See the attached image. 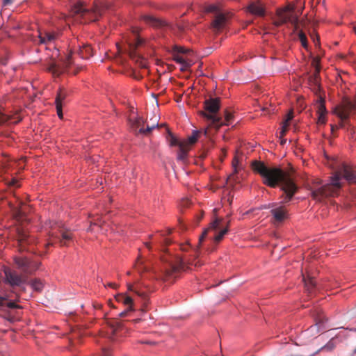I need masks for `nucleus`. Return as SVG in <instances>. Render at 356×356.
<instances>
[{
  "mask_svg": "<svg viewBox=\"0 0 356 356\" xmlns=\"http://www.w3.org/2000/svg\"><path fill=\"white\" fill-rule=\"evenodd\" d=\"M17 183V180H15V179H13V180L12 181V182L10 183V184H11L12 186H16Z\"/></svg>",
  "mask_w": 356,
  "mask_h": 356,
  "instance_id": "obj_59",
  "label": "nucleus"
},
{
  "mask_svg": "<svg viewBox=\"0 0 356 356\" xmlns=\"http://www.w3.org/2000/svg\"><path fill=\"white\" fill-rule=\"evenodd\" d=\"M72 233L65 229L63 226L58 225L52 228L49 232V240L43 245L45 248L52 246L54 241H58L60 246L68 245V243L72 240Z\"/></svg>",
  "mask_w": 356,
  "mask_h": 356,
  "instance_id": "obj_7",
  "label": "nucleus"
},
{
  "mask_svg": "<svg viewBox=\"0 0 356 356\" xmlns=\"http://www.w3.org/2000/svg\"><path fill=\"white\" fill-rule=\"evenodd\" d=\"M350 131V134L353 136L355 134L354 129H351Z\"/></svg>",
  "mask_w": 356,
  "mask_h": 356,
  "instance_id": "obj_62",
  "label": "nucleus"
},
{
  "mask_svg": "<svg viewBox=\"0 0 356 356\" xmlns=\"http://www.w3.org/2000/svg\"><path fill=\"white\" fill-rule=\"evenodd\" d=\"M107 8L106 5H95L92 9H88L84 7L81 3H78L72 8V15L77 18L81 17L83 22H93L98 19L102 15L104 9Z\"/></svg>",
  "mask_w": 356,
  "mask_h": 356,
  "instance_id": "obj_5",
  "label": "nucleus"
},
{
  "mask_svg": "<svg viewBox=\"0 0 356 356\" xmlns=\"http://www.w3.org/2000/svg\"><path fill=\"white\" fill-rule=\"evenodd\" d=\"M134 40L131 42H129V55L131 59L136 61L138 64V65L142 68H146L147 67V61L143 58L141 57L138 53V49L142 47V45L144 43V41L142 38H140L138 35L137 32L134 33Z\"/></svg>",
  "mask_w": 356,
  "mask_h": 356,
  "instance_id": "obj_9",
  "label": "nucleus"
},
{
  "mask_svg": "<svg viewBox=\"0 0 356 356\" xmlns=\"http://www.w3.org/2000/svg\"><path fill=\"white\" fill-rule=\"evenodd\" d=\"M17 241L21 251L27 250L34 252L33 245L38 244L36 239L33 236H30L25 231H19L18 232Z\"/></svg>",
  "mask_w": 356,
  "mask_h": 356,
  "instance_id": "obj_14",
  "label": "nucleus"
},
{
  "mask_svg": "<svg viewBox=\"0 0 356 356\" xmlns=\"http://www.w3.org/2000/svg\"><path fill=\"white\" fill-rule=\"evenodd\" d=\"M247 11L257 17H264L266 13L265 6L260 0H253L247 6Z\"/></svg>",
  "mask_w": 356,
  "mask_h": 356,
  "instance_id": "obj_16",
  "label": "nucleus"
},
{
  "mask_svg": "<svg viewBox=\"0 0 356 356\" xmlns=\"http://www.w3.org/2000/svg\"><path fill=\"white\" fill-rule=\"evenodd\" d=\"M128 289L129 291H134L136 294L138 295V297L141 298L142 300L144 301L143 308L142 309L144 311L148 300L147 291H144L141 289V284L139 282L136 283L135 285L128 284Z\"/></svg>",
  "mask_w": 356,
  "mask_h": 356,
  "instance_id": "obj_18",
  "label": "nucleus"
},
{
  "mask_svg": "<svg viewBox=\"0 0 356 356\" xmlns=\"http://www.w3.org/2000/svg\"><path fill=\"white\" fill-rule=\"evenodd\" d=\"M104 223V221H103L102 220V218L100 217H97L96 218H93L91 221H90V227L88 228V231H92V227L93 226H97L99 228H101L102 227Z\"/></svg>",
  "mask_w": 356,
  "mask_h": 356,
  "instance_id": "obj_31",
  "label": "nucleus"
},
{
  "mask_svg": "<svg viewBox=\"0 0 356 356\" xmlns=\"http://www.w3.org/2000/svg\"><path fill=\"white\" fill-rule=\"evenodd\" d=\"M188 10L192 11H201L207 14L212 15L211 22V29L214 32H220L222 31L227 26L228 22V16L225 13L220 7L217 4H197L193 6V3L188 6Z\"/></svg>",
  "mask_w": 356,
  "mask_h": 356,
  "instance_id": "obj_3",
  "label": "nucleus"
},
{
  "mask_svg": "<svg viewBox=\"0 0 356 356\" xmlns=\"http://www.w3.org/2000/svg\"><path fill=\"white\" fill-rule=\"evenodd\" d=\"M298 37L300 39V41L301 42V44L304 48H307L308 44H307V39L306 37V35L302 31H300L298 33Z\"/></svg>",
  "mask_w": 356,
  "mask_h": 356,
  "instance_id": "obj_37",
  "label": "nucleus"
},
{
  "mask_svg": "<svg viewBox=\"0 0 356 356\" xmlns=\"http://www.w3.org/2000/svg\"><path fill=\"white\" fill-rule=\"evenodd\" d=\"M190 204V200L188 199L182 200L181 202V206L183 207H186Z\"/></svg>",
  "mask_w": 356,
  "mask_h": 356,
  "instance_id": "obj_51",
  "label": "nucleus"
},
{
  "mask_svg": "<svg viewBox=\"0 0 356 356\" xmlns=\"http://www.w3.org/2000/svg\"><path fill=\"white\" fill-rule=\"evenodd\" d=\"M194 265L197 266V265H200L199 261L197 262H186L183 258L179 257H176L175 259L170 261L168 264V266L166 267L165 270V273L163 275L162 279L164 280H169L171 278H174L176 276V274L179 273L180 270H185L186 268H189L188 266Z\"/></svg>",
  "mask_w": 356,
  "mask_h": 356,
  "instance_id": "obj_8",
  "label": "nucleus"
},
{
  "mask_svg": "<svg viewBox=\"0 0 356 356\" xmlns=\"http://www.w3.org/2000/svg\"><path fill=\"white\" fill-rule=\"evenodd\" d=\"M275 222H282L287 218V211L283 206L273 208L270 210Z\"/></svg>",
  "mask_w": 356,
  "mask_h": 356,
  "instance_id": "obj_19",
  "label": "nucleus"
},
{
  "mask_svg": "<svg viewBox=\"0 0 356 356\" xmlns=\"http://www.w3.org/2000/svg\"><path fill=\"white\" fill-rule=\"evenodd\" d=\"M134 268L139 273H142L147 270V267L144 265L143 261L140 259H138L134 265Z\"/></svg>",
  "mask_w": 356,
  "mask_h": 356,
  "instance_id": "obj_34",
  "label": "nucleus"
},
{
  "mask_svg": "<svg viewBox=\"0 0 356 356\" xmlns=\"http://www.w3.org/2000/svg\"><path fill=\"white\" fill-rule=\"evenodd\" d=\"M318 114L326 113L325 102H324V100H323V99L321 100V102L318 105Z\"/></svg>",
  "mask_w": 356,
  "mask_h": 356,
  "instance_id": "obj_42",
  "label": "nucleus"
},
{
  "mask_svg": "<svg viewBox=\"0 0 356 356\" xmlns=\"http://www.w3.org/2000/svg\"><path fill=\"white\" fill-rule=\"evenodd\" d=\"M233 118H234L233 114L230 111L225 110V120H222V119L221 118V122L223 123L222 125H229V124H231L232 122Z\"/></svg>",
  "mask_w": 356,
  "mask_h": 356,
  "instance_id": "obj_32",
  "label": "nucleus"
},
{
  "mask_svg": "<svg viewBox=\"0 0 356 356\" xmlns=\"http://www.w3.org/2000/svg\"><path fill=\"white\" fill-rule=\"evenodd\" d=\"M223 224L222 218H216L200 236L198 245H200L206 237H209L216 243L220 242L228 232L227 227L222 228Z\"/></svg>",
  "mask_w": 356,
  "mask_h": 356,
  "instance_id": "obj_6",
  "label": "nucleus"
},
{
  "mask_svg": "<svg viewBox=\"0 0 356 356\" xmlns=\"http://www.w3.org/2000/svg\"><path fill=\"white\" fill-rule=\"evenodd\" d=\"M353 110H356V104L348 99H344L340 105L335 107L334 113L339 119H348Z\"/></svg>",
  "mask_w": 356,
  "mask_h": 356,
  "instance_id": "obj_13",
  "label": "nucleus"
},
{
  "mask_svg": "<svg viewBox=\"0 0 356 356\" xmlns=\"http://www.w3.org/2000/svg\"><path fill=\"white\" fill-rule=\"evenodd\" d=\"M327 318L325 317L323 312H321L316 314V316H315V321L316 325L319 328H323L324 323L327 322Z\"/></svg>",
  "mask_w": 356,
  "mask_h": 356,
  "instance_id": "obj_29",
  "label": "nucleus"
},
{
  "mask_svg": "<svg viewBox=\"0 0 356 356\" xmlns=\"http://www.w3.org/2000/svg\"><path fill=\"white\" fill-rule=\"evenodd\" d=\"M7 307L8 308H10V309H18V308L21 307L19 305H17L14 302H8L7 303Z\"/></svg>",
  "mask_w": 356,
  "mask_h": 356,
  "instance_id": "obj_47",
  "label": "nucleus"
},
{
  "mask_svg": "<svg viewBox=\"0 0 356 356\" xmlns=\"http://www.w3.org/2000/svg\"><path fill=\"white\" fill-rule=\"evenodd\" d=\"M222 157L221 158V161H222L223 158L226 156V149H222Z\"/></svg>",
  "mask_w": 356,
  "mask_h": 356,
  "instance_id": "obj_57",
  "label": "nucleus"
},
{
  "mask_svg": "<svg viewBox=\"0 0 356 356\" xmlns=\"http://www.w3.org/2000/svg\"><path fill=\"white\" fill-rule=\"evenodd\" d=\"M325 113L318 114V123L325 124Z\"/></svg>",
  "mask_w": 356,
  "mask_h": 356,
  "instance_id": "obj_48",
  "label": "nucleus"
},
{
  "mask_svg": "<svg viewBox=\"0 0 356 356\" xmlns=\"http://www.w3.org/2000/svg\"><path fill=\"white\" fill-rule=\"evenodd\" d=\"M79 54L82 58L88 59L92 56L93 50L90 45L83 44L79 48Z\"/></svg>",
  "mask_w": 356,
  "mask_h": 356,
  "instance_id": "obj_24",
  "label": "nucleus"
},
{
  "mask_svg": "<svg viewBox=\"0 0 356 356\" xmlns=\"http://www.w3.org/2000/svg\"><path fill=\"white\" fill-rule=\"evenodd\" d=\"M171 233V230L168 229L165 232H162L159 235V238L156 239V243L161 245H168L171 243V240L167 237V235Z\"/></svg>",
  "mask_w": 356,
  "mask_h": 356,
  "instance_id": "obj_27",
  "label": "nucleus"
},
{
  "mask_svg": "<svg viewBox=\"0 0 356 356\" xmlns=\"http://www.w3.org/2000/svg\"><path fill=\"white\" fill-rule=\"evenodd\" d=\"M176 28L177 29L178 31L179 32H183L184 31V26L183 25H181V24H177L175 25Z\"/></svg>",
  "mask_w": 356,
  "mask_h": 356,
  "instance_id": "obj_52",
  "label": "nucleus"
},
{
  "mask_svg": "<svg viewBox=\"0 0 356 356\" xmlns=\"http://www.w3.org/2000/svg\"><path fill=\"white\" fill-rule=\"evenodd\" d=\"M31 286L34 290L40 291L43 287L42 283L39 280H34L31 282Z\"/></svg>",
  "mask_w": 356,
  "mask_h": 356,
  "instance_id": "obj_38",
  "label": "nucleus"
},
{
  "mask_svg": "<svg viewBox=\"0 0 356 356\" xmlns=\"http://www.w3.org/2000/svg\"><path fill=\"white\" fill-rule=\"evenodd\" d=\"M335 347L334 343L331 340L326 345L321 348V350H326L327 351L332 350Z\"/></svg>",
  "mask_w": 356,
  "mask_h": 356,
  "instance_id": "obj_41",
  "label": "nucleus"
},
{
  "mask_svg": "<svg viewBox=\"0 0 356 356\" xmlns=\"http://www.w3.org/2000/svg\"><path fill=\"white\" fill-rule=\"evenodd\" d=\"M111 327L112 329V333L115 334L116 332L122 327V323L118 321H114L111 323Z\"/></svg>",
  "mask_w": 356,
  "mask_h": 356,
  "instance_id": "obj_39",
  "label": "nucleus"
},
{
  "mask_svg": "<svg viewBox=\"0 0 356 356\" xmlns=\"http://www.w3.org/2000/svg\"><path fill=\"white\" fill-rule=\"evenodd\" d=\"M68 95V92L65 88H60L57 92L55 104H61Z\"/></svg>",
  "mask_w": 356,
  "mask_h": 356,
  "instance_id": "obj_28",
  "label": "nucleus"
},
{
  "mask_svg": "<svg viewBox=\"0 0 356 356\" xmlns=\"http://www.w3.org/2000/svg\"><path fill=\"white\" fill-rule=\"evenodd\" d=\"M330 127H331V132L332 134H334V131L338 129V126H337V125L330 124Z\"/></svg>",
  "mask_w": 356,
  "mask_h": 356,
  "instance_id": "obj_55",
  "label": "nucleus"
},
{
  "mask_svg": "<svg viewBox=\"0 0 356 356\" xmlns=\"http://www.w3.org/2000/svg\"><path fill=\"white\" fill-rule=\"evenodd\" d=\"M353 29H354V31H355V33H356V26H355L353 27Z\"/></svg>",
  "mask_w": 356,
  "mask_h": 356,
  "instance_id": "obj_64",
  "label": "nucleus"
},
{
  "mask_svg": "<svg viewBox=\"0 0 356 356\" xmlns=\"http://www.w3.org/2000/svg\"><path fill=\"white\" fill-rule=\"evenodd\" d=\"M319 72L320 70L316 69V70H314V74L309 77V81L315 86H318L319 83Z\"/></svg>",
  "mask_w": 356,
  "mask_h": 356,
  "instance_id": "obj_36",
  "label": "nucleus"
},
{
  "mask_svg": "<svg viewBox=\"0 0 356 356\" xmlns=\"http://www.w3.org/2000/svg\"><path fill=\"white\" fill-rule=\"evenodd\" d=\"M220 107V99L218 97H209L204 102V111H200V114L209 122V127H214L218 130L222 126L221 118L216 114Z\"/></svg>",
  "mask_w": 356,
  "mask_h": 356,
  "instance_id": "obj_4",
  "label": "nucleus"
},
{
  "mask_svg": "<svg viewBox=\"0 0 356 356\" xmlns=\"http://www.w3.org/2000/svg\"><path fill=\"white\" fill-rule=\"evenodd\" d=\"M200 134V131H193L191 136H188L186 140H182V143H185L186 145L187 156L188 155V152L191 149V146L197 141Z\"/></svg>",
  "mask_w": 356,
  "mask_h": 356,
  "instance_id": "obj_22",
  "label": "nucleus"
},
{
  "mask_svg": "<svg viewBox=\"0 0 356 356\" xmlns=\"http://www.w3.org/2000/svg\"><path fill=\"white\" fill-rule=\"evenodd\" d=\"M173 60L177 63H179L181 65V71H185L186 70L188 67H191V63L190 61L188 60H186V59H184L181 56H180L179 54H173Z\"/></svg>",
  "mask_w": 356,
  "mask_h": 356,
  "instance_id": "obj_25",
  "label": "nucleus"
},
{
  "mask_svg": "<svg viewBox=\"0 0 356 356\" xmlns=\"http://www.w3.org/2000/svg\"><path fill=\"white\" fill-rule=\"evenodd\" d=\"M230 226V220H229L228 221H227V222L225 223V227H227L229 229Z\"/></svg>",
  "mask_w": 356,
  "mask_h": 356,
  "instance_id": "obj_60",
  "label": "nucleus"
},
{
  "mask_svg": "<svg viewBox=\"0 0 356 356\" xmlns=\"http://www.w3.org/2000/svg\"><path fill=\"white\" fill-rule=\"evenodd\" d=\"M293 118V111H290L287 114L286 118L285 121L283 123L282 129V131L280 132L281 136H283L285 135L286 132L287 131V129H288V127H289V123L292 120Z\"/></svg>",
  "mask_w": 356,
  "mask_h": 356,
  "instance_id": "obj_30",
  "label": "nucleus"
},
{
  "mask_svg": "<svg viewBox=\"0 0 356 356\" xmlns=\"http://www.w3.org/2000/svg\"><path fill=\"white\" fill-rule=\"evenodd\" d=\"M58 37L56 33L39 31L38 39L39 44H48L54 42Z\"/></svg>",
  "mask_w": 356,
  "mask_h": 356,
  "instance_id": "obj_21",
  "label": "nucleus"
},
{
  "mask_svg": "<svg viewBox=\"0 0 356 356\" xmlns=\"http://www.w3.org/2000/svg\"><path fill=\"white\" fill-rule=\"evenodd\" d=\"M167 133L166 140L170 146H177L179 147L177 159L185 163L187 161L185 143H182V140H179L168 129H167Z\"/></svg>",
  "mask_w": 356,
  "mask_h": 356,
  "instance_id": "obj_12",
  "label": "nucleus"
},
{
  "mask_svg": "<svg viewBox=\"0 0 356 356\" xmlns=\"http://www.w3.org/2000/svg\"><path fill=\"white\" fill-rule=\"evenodd\" d=\"M145 246L149 249L150 250L151 249V246H150V243H145Z\"/></svg>",
  "mask_w": 356,
  "mask_h": 356,
  "instance_id": "obj_61",
  "label": "nucleus"
},
{
  "mask_svg": "<svg viewBox=\"0 0 356 356\" xmlns=\"http://www.w3.org/2000/svg\"><path fill=\"white\" fill-rule=\"evenodd\" d=\"M8 296H0V308L3 307L6 304L5 302L8 300Z\"/></svg>",
  "mask_w": 356,
  "mask_h": 356,
  "instance_id": "obj_50",
  "label": "nucleus"
},
{
  "mask_svg": "<svg viewBox=\"0 0 356 356\" xmlns=\"http://www.w3.org/2000/svg\"><path fill=\"white\" fill-rule=\"evenodd\" d=\"M144 21L156 27H162V26H169L170 29H174L175 27L168 24L165 21L157 19L151 15H145L143 17Z\"/></svg>",
  "mask_w": 356,
  "mask_h": 356,
  "instance_id": "obj_20",
  "label": "nucleus"
},
{
  "mask_svg": "<svg viewBox=\"0 0 356 356\" xmlns=\"http://www.w3.org/2000/svg\"><path fill=\"white\" fill-rule=\"evenodd\" d=\"M303 280L305 282V284L307 289L309 292H312L313 289L316 286L315 281L312 277H309L307 280H305V278H303Z\"/></svg>",
  "mask_w": 356,
  "mask_h": 356,
  "instance_id": "obj_35",
  "label": "nucleus"
},
{
  "mask_svg": "<svg viewBox=\"0 0 356 356\" xmlns=\"http://www.w3.org/2000/svg\"><path fill=\"white\" fill-rule=\"evenodd\" d=\"M252 168L261 176L264 184L271 188L280 186L284 192L282 195L283 203L289 202L298 191V187L290 172L277 167L268 166L264 162L257 160L252 162Z\"/></svg>",
  "mask_w": 356,
  "mask_h": 356,
  "instance_id": "obj_1",
  "label": "nucleus"
},
{
  "mask_svg": "<svg viewBox=\"0 0 356 356\" xmlns=\"http://www.w3.org/2000/svg\"><path fill=\"white\" fill-rule=\"evenodd\" d=\"M108 286H109L110 287H112V288H115V287H116L117 285L115 283H108Z\"/></svg>",
  "mask_w": 356,
  "mask_h": 356,
  "instance_id": "obj_58",
  "label": "nucleus"
},
{
  "mask_svg": "<svg viewBox=\"0 0 356 356\" xmlns=\"http://www.w3.org/2000/svg\"><path fill=\"white\" fill-rule=\"evenodd\" d=\"M115 300L118 302H122L124 305L129 307L130 309H132L133 299L131 297L124 294H118L115 296Z\"/></svg>",
  "mask_w": 356,
  "mask_h": 356,
  "instance_id": "obj_26",
  "label": "nucleus"
},
{
  "mask_svg": "<svg viewBox=\"0 0 356 356\" xmlns=\"http://www.w3.org/2000/svg\"><path fill=\"white\" fill-rule=\"evenodd\" d=\"M312 65L315 70H316V69H319L321 70L319 58L317 57L313 58Z\"/></svg>",
  "mask_w": 356,
  "mask_h": 356,
  "instance_id": "obj_43",
  "label": "nucleus"
},
{
  "mask_svg": "<svg viewBox=\"0 0 356 356\" xmlns=\"http://www.w3.org/2000/svg\"><path fill=\"white\" fill-rule=\"evenodd\" d=\"M143 124V120L142 118H138L133 124V129H135V131L139 134L147 135L152 129L159 126L158 123L152 124L151 126L147 124V127L145 129Z\"/></svg>",
  "mask_w": 356,
  "mask_h": 356,
  "instance_id": "obj_17",
  "label": "nucleus"
},
{
  "mask_svg": "<svg viewBox=\"0 0 356 356\" xmlns=\"http://www.w3.org/2000/svg\"><path fill=\"white\" fill-rule=\"evenodd\" d=\"M288 22L294 24L296 29H297L298 17L294 15L293 8L290 6H286L284 8L278 9L277 10V18L274 20L273 24L278 27Z\"/></svg>",
  "mask_w": 356,
  "mask_h": 356,
  "instance_id": "obj_10",
  "label": "nucleus"
},
{
  "mask_svg": "<svg viewBox=\"0 0 356 356\" xmlns=\"http://www.w3.org/2000/svg\"><path fill=\"white\" fill-rule=\"evenodd\" d=\"M15 264L21 268L24 272L26 273H31V262L26 257H18L15 259Z\"/></svg>",
  "mask_w": 356,
  "mask_h": 356,
  "instance_id": "obj_23",
  "label": "nucleus"
},
{
  "mask_svg": "<svg viewBox=\"0 0 356 356\" xmlns=\"http://www.w3.org/2000/svg\"><path fill=\"white\" fill-rule=\"evenodd\" d=\"M57 115L59 117V118H63V111H62V105L61 104H56Z\"/></svg>",
  "mask_w": 356,
  "mask_h": 356,
  "instance_id": "obj_45",
  "label": "nucleus"
},
{
  "mask_svg": "<svg viewBox=\"0 0 356 356\" xmlns=\"http://www.w3.org/2000/svg\"><path fill=\"white\" fill-rule=\"evenodd\" d=\"M96 356H111V354L108 349L103 348L102 353Z\"/></svg>",
  "mask_w": 356,
  "mask_h": 356,
  "instance_id": "obj_49",
  "label": "nucleus"
},
{
  "mask_svg": "<svg viewBox=\"0 0 356 356\" xmlns=\"http://www.w3.org/2000/svg\"><path fill=\"white\" fill-rule=\"evenodd\" d=\"M348 120V119H340V122L339 123L338 129L344 128L346 124H349L348 122H347Z\"/></svg>",
  "mask_w": 356,
  "mask_h": 356,
  "instance_id": "obj_46",
  "label": "nucleus"
},
{
  "mask_svg": "<svg viewBox=\"0 0 356 356\" xmlns=\"http://www.w3.org/2000/svg\"><path fill=\"white\" fill-rule=\"evenodd\" d=\"M238 163H239L238 159L237 158V156H234V158L233 159V161H232V167L234 168V174L237 173V172H238L237 166H238Z\"/></svg>",
  "mask_w": 356,
  "mask_h": 356,
  "instance_id": "obj_44",
  "label": "nucleus"
},
{
  "mask_svg": "<svg viewBox=\"0 0 356 356\" xmlns=\"http://www.w3.org/2000/svg\"><path fill=\"white\" fill-rule=\"evenodd\" d=\"M13 2V0H3V6H6L8 5H10Z\"/></svg>",
  "mask_w": 356,
  "mask_h": 356,
  "instance_id": "obj_54",
  "label": "nucleus"
},
{
  "mask_svg": "<svg viewBox=\"0 0 356 356\" xmlns=\"http://www.w3.org/2000/svg\"><path fill=\"white\" fill-rule=\"evenodd\" d=\"M343 177L349 182L356 181V175L351 169L345 164L334 172L332 177L331 183L319 186L321 181L315 183V186L310 188L312 198L316 201L321 202L324 199L335 195L341 188L340 180Z\"/></svg>",
  "mask_w": 356,
  "mask_h": 356,
  "instance_id": "obj_2",
  "label": "nucleus"
},
{
  "mask_svg": "<svg viewBox=\"0 0 356 356\" xmlns=\"http://www.w3.org/2000/svg\"><path fill=\"white\" fill-rule=\"evenodd\" d=\"M3 272L5 274L4 282L13 287L19 286L25 282V279L22 275L8 268H5Z\"/></svg>",
  "mask_w": 356,
  "mask_h": 356,
  "instance_id": "obj_15",
  "label": "nucleus"
},
{
  "mask_svg": "<svg viewBox=\"0 0 356 356\" xmlns=\"http://www.w3.org/2000/svg\"><path fill=\"white\" fill-rule=\"evenodd\" d=\"M71 64V55H68L65 60L60 64L55 61H51L46 64L45 70L50 72L54 77H57L64 73Z\"/></svg>",
  "mask_w": 356,
  "mask_h": 356,
  "instance_id": "obj_11",
  "label": "nucleus"
},
{
  "mask_svg": "<svg viewBox=\"0 0 356 356\" xmlns=\"http://www.w3.org/2000/svg\"><path fill=\"white\" fill-rule=\"evenodd\" d=\"M187 51H188V50L186 49L183 47H179V46H177V45H175L172 47V52H173V54H186Z\"/></svg>",
  "mask_w": 356,
  "mask_h": 356,
  "instance_id": "obj_40",
  "label": "nucleus"
},
{
  "mask_svg": "<svg viewBox=\"0 0 356 356\" xmlns=\"http://www.w3.org/2000/svg\"><path fill=\"white\" fill-rule=\"evenodd\" d=\"M131 309H129V307H128L127 309L126 310H124V312H121L120 314V316L121 317H124L127 315V313L129 312V311H131Z\"/></svg>",
  "mask_w": 356,
  "mask_h": 356,
  "instance_id": "obj_53",
  "label": "nucleus"
},
{
  "mask_svg": "<svg viewBox=\"0 0 356 356\" xmlns=\"http://www.w3.org/2000/svg\"><path fill=\"white\" fill-rule=\"evenodd\" d=\"M204 134L205 136H207V134H208L207 129L204 130Z\"/></svg>",
  "mask_w": 356,
  "mask_h": 356,
  "instance_id": "obj_63",
  "label": "nucleus"
},
{
  "mask_svg": "<svg viewBox=\"0 0 356 356\" xmlns=\"http://www.w3.org/2000/svg\"><path fill=\"white\" fill-rule=\"evenodd\" d=\"M140 343H145V344H150V345L156 344L155 341H141Z\"/></svg>",
  "mask_w": 356,
  "mask_h": 356,
  "instance_id": "obj_56",
  "label": "nucleus"
},
{
  "mask_svg": "<svg viewBox=\"0 0 356 356\" xmlns=\"http://www.w3.org/2000/svg\"><path fill=\"white\" fill-rule=\"evenodd\" d=\"M27 209L28 207L24 204H22L19 208H15V212L16 216L19 218H21L23 216H24L26 213Z\"/></svg>",
  "mask_w": 356,
  "mask_h": 356,
  "instance_id": "obj_33",
  "label": "nucleus"
}]
</instances>
